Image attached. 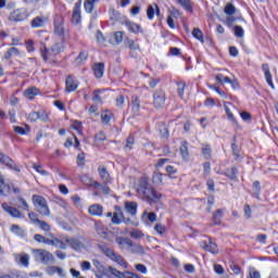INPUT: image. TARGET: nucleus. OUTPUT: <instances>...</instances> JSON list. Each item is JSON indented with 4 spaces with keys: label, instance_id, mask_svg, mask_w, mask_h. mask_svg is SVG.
<instances>
[{
    "label": "nucleus",
    "instance_id": "nucleus-16",
    "mask_svg": "<svg viewBox=\"0 0 278 278\" xmlns=\"http://www.w3.org/2000/svg\"><path fill=\"white\" fill-rule=\"evenodd\" d=\"M262 71L265 75V79H266L268 86H270V88H273V90H275V83H273V74H270V66L268 65V63H264L262 65Z\"/></svg>",
    "mask_w": 278,
    "mask_h": 278
},
{
    "label": "nucleus",
    "instance_id": "nucleus-59",
    "mask_svg": "<svg viewBox=\"0 0 278 278\" xmlns=\"http://www.w3.org/2000/svg\"><path fill=\"white\" fill-rule=\"evenodd\" d=\"M105 134L103 132V131H100V132H98L97 135H96V137H94V143L96 144H99L100 142H103V141H105Z\"/></svg>",
    "mask_w": 278,
    "mask_h": 278
},
{
    "label": "nucleus",
    "instance_id": "nucleus-37",
    "mask_svg": "<svg viewBox=\"0 0 278 278\" xmlns=\"http://www.w3.org/2000/svg\"><path fill=\"white\" fill-rule=\"evenodd\" d=\"M131 103L134 113L138 114V112H140V98H138V96H132Z\"/></svg>",
    "mask_w": 278,
    "mask_h": 278
},
{
    "label": "nucleus",
    "instance_id": "nucleus-15",
    "mask_svg": "<svg viewBox=\"0 0 278 278\" xmlns=\"http://www.w3.org/2000/svg\"><path fill=\"white\" fill-rule=\"evenodd\" d=\"M123 25H125L130 34H142V27L137 23L126 20Z\"/></svg>",
    "mask_w": 278,
    "mask_h": 278
},
{
    "label": "nucleus",
    "instance_id": "nucleus-8",
    "mask_svg": "<svg viewBox=\"0 0 278 278\" xmlns=\"http://www.w3.org/2000/svg\"><path fill=\"white\" fill-rule=\"evenodd\" d=\"M123 220L126 224L129 223V218L125 219V215L123 214V210L121 208V206H115V212L113 213L111 223H113V225H121Z\"/></svg>",
    "mask_w": 278,
    "mask_h": 278
},
{
    "label": "nucleus",
    "instance_id": "nucleus-61",
    "mask_svg": "<svg viewBox=\"0 0 278 278\" xmlns=\"http://www.w3.org/2000/svg\"><path fill=\"white\" fill-rule=\"evenodd\" d=\"M77 164L79 166H85L86 164V154L84 152H80L78 155H77Z\"/></svg>",
    "mask_w": 278,
    "mask_h": 278
},
{
    "label": "nucleus",
    "instance_id": "nucleus-41",
    "mask_svg": "<svg viewBox=\"0 0 278 278\" xmlns=\"http://www.w3.org/2000/svg\"><path fill=\"white\" fill-rule=\"evenodd\" d=\"M177 3L181 5L187 12H192V2L190 0H177Z\"/></svg>",
    "mask_w": 278,
    "mask_h": 278
},
{
    "label": "nucleus",
    "instance_id": "nucleus-47",
    "mask_svg": "<svg viewBox=\"0 0 278 278\" xmlns=\"http://www.w3.org/2000/svg\"><path fill=\"white\" fill-rule=\"evenodd\" d=\"M63 49V45L62 42H56L51 47V53H53V55H58V53H61Z\"/></svg>",
    "mask_w": 278,
    "mask_h": 278
},
{
    "label": "nucleus",
    "instance_id": "nucleus-18",
    "mask_svg": "<svg viewBox=\"0 0 278 278\" xmlns=\"http://www.w3.org/2000/svg\"><path fill=\"white\" fill-rule=\"evenodd\" d=\"M116 244H118L119 249H124L126 251H129L131 247V239L125 238V237H117L115 239Z\"/></svg>",
    "mask_w": 278,
    "mask_h": 278
},
{
    "label": "nucleus",
    "instance_id": "nucleus-1",
    "mask_svg": "<svg viewBox=\"0 0 278 278\" xmlns=\"http://www.w3.org/2000/svg\"><path fill=\"white\" fill-rule=\"evenodd\" d=\"M137 194L139 199L149 203V205H153V203H160L162 199V193L156 191L151 184H149V178L142 177L139 180L137 186Z\"/></svg>",
    "mask_w": 278,
    "mask_h": 278
},
{
    "label": "nucleus",
    "instance_id": "nucleus-56",
    "mask_svg": "<svg viewBox=\"0 0 278 278\" xmlns=\"http://www.w3.org/2000/svg\"><path fill=\"white\" fill-rule=\"evenodd\" d=\"M124 36H125L124 31H116V33H114L113 38H114L116 45H121V42H123V37Z\"/></svg>",
    "mask_w": 278,
    "mask_h": 278
},
{
    "label": "nucleus",
    "instance_id": "nucleus-4",
    "mask_svg": "<svg viewBox=\"0 0 278 278\" xmlns=\"http://www.w3.org/2000/svg\"><path fill=\"white\" fill-rule=\"evenodd\" d=\"M108 278H138V274H134L129 270L121 271L112 266L105 269Z\"/></svg>",
    "mask_w": 278,
    "mask_h": 278
},
{
    "label": "nucleus",
    "instance_id": "nucleus-22",
    "mask_svg": "<svg viewBox=\"0 0 278 278\" xmlns=\"http://www.w3.org/2000/svg\"><path fill=\"white\" fill-rule=\"evenodd\" d=\"M88 212L91 216H103V206L101 204H93L89 206Z\"/></svg>",
    "mask_w": 278,
    "mask_h": 278
},
{
    "label": "nucleus",
    "instance_id": "nucleus-13",
    "mask_svg": "<svg viewBox=\"0 0 278 278\" xmlns=\"http://www.w3.org/2000/svg\"><path fill=\"white\" fill-rule=\"evenodd\" d=\"M79 88V81L73 76H67L65 79V91L75 92Z\"/></svg>",
    "mask_w": 278,
    "mask_h": 278
},
{
    "label": "nucleus",
    "instance_id": "nucleus-27",
    "mask_svg": "<svg viewBox=\"0 0 278 278\" xmlns=\"http://www.w3.org/2000/svg\"><path fill=\"white\" fill-rule=\"evenodd\" d=\"M99 1L100 0H85L84 2L85 12H87L88 14H92V11L94 10V5H97Z\"/></svg>",
    "mask_w": 278,
    "mask_h": 278
},
{
    "label": "nucleus",
    "instance_id": "nucleus-49",
    "mask_svg": "<svg viewBox=\"0 0 278 278\" xmlns=\"http://www.w3.org/2000/svg\"><path fill=\"white\" fill-rule=\"evenodd\" d=\"M192 36H193V38H195L200 42H202V43L204 42V40H203V31H201L199 28H194L192 30Z\"/></svg>",
    "mask_w": 278,
    "mask_h": 278
},
{
    "label": "nucleus",
    "instance_id": "nucleus-51",
    "mask_svg": "<svg viewBox=\"0 0 278 278\" xmlns=\"http://www.w3.org/2000/svg\"><path fill=\"white\" fill-rule=\"evenodd\" d=\"M39 226V228L42 229V231L49 232L51 231V225H49L47 222L45 220H40L36 224Z\"/></svg>",
    "mask_w": 278,
    "mask_h": 278
},
{
    "label": "nucleus",
    "instance_id": "nucleus-52",
    "mask_svg": "<svg viewBox=\"0 0 278 278\" xmlns=\"http://www.w3.org/2000/svg\"><path fill=\"white\" fill-rule=\"evenodd\" d=\"M101 89L93 91L92 101H94V103H103V100L101 99Z\"/></svg>",
    "mask_w": 278,
    "mask_h": 278
},
{
    "label": "nucleus",
    "instance_id": "nucleus-28",
    "mask_svg": "<svg viewBox=\"0 0 278 278\" xmlns=\"http://www.w3.org/2000/svg\"><path fill=\"white\" fill-rule=\"evenodd\" d=\"M225 175L226 177H228V179L236 181L238 179V167L233 166L231 168L226 169Z\"/></svg>",
    "mask_w": 278,
    "mask_h": 278
},
{
    "label": "nucleus",
    "instance_id": "nucleus-54",
    "mask_svg": "<svg viewBox=\"0 0 278 278\" xmlns=\"http://www.w3.org/2000/svg\"><path fill=\"white\" fill-rule=\"evenodd\" d=\"M233 31L237 38H244V28L242 26H235Z\"/></svg>",
    "mask_w": 278,
    "mask_h": 278
},
{
    "label": "nucleus",
    "instance_id": "nucleus-33",
    "mask_svg": "<svg viewBox=\"0 0 278 278\" xmlns=\"http://www.w3.org/2000/svg\"><path fill=\"white\" fill-rule=\"evenodd\" d=\"M53 52H51V50L47 49V47L45 46L43 49H41V56L42 60L45 62H49V60H53Z\"/></svg>",
    "mask_w": 278,
    "mask_h": 278
},
{
    "label": "nucleus",
    "instance_id": "nucleus-42",
    "mask_svg": "<svg viewBox=\"0 0 278 278\" xmlns=\"http://www.w3.org/2000/svg\"><path fill=\"white\" fill-rule=\"evenodd\" d=\"M52 247H55L56 249H62L63 251H66V244L64 241L53 237Z\"/></svg>",
    "mask_w": 278,
    "mask_h": 278
},
{
    "label": "nucleus",
    "instance_id": "nucleus-20",
    "mask_svg": "<svg viewBox=\"0 0 278 278\" xmlns=\"http://www.w3.org/2000/svg\"><path fill=\"white\" fill-rule=\"evenodd\" d=\"M48 18L45 16H36L30 22V25L34 29H38L39 27H45V23H47Z\"/></svg>",
    "mask_w": 278,
    "mask_h": 278
},
{
    "label": "nucleus",
    "instance_id": "nucleus-7",
    "mask_svg": "<svg viewBox=\"0 0 278 278\" xmlns=\"http://www.w3.org/2000/svg\"><path fill=\"white\" fill-rule=\"evenodd\" d=\"M28 16L27 9H16L10 14L9 20L14 23H21V21H25Z\"/></svg>",
    "mask_w": 278,
    "mask_h": 278
},
{
    "label": "nucleus",
    "instance_id": "nucleus-30",
    "mask_svg": "<svg viewBox=\"0 0 278 278\" xmlns=\"http://www.w3.org/2000/svg\"><path fill=\"white\" fill-rule=\"evenodd\" d=\"M11 231L12 233H15V236H18L20 238H25V236H27V232L18 225H12Z\"/></svg>",
    "mask_w": 278,
    "mask_h": 278
},
{
    "label": "nucleus",
    "instance_id": "nucleus-23",
    "mask_svg": "<svg viewBox=\"0 0 278 278\" xmlns=\"http://www.w3.org/2000/svg\"><path fill=\"white\" fill-rule=\"evenodd\" d=\"M126 47L128 49H130L131 58H136V54H134V51H140V45H138V42L134 41V39L126 40Z\"/></svg>",
    "mask_w": 278,
    "mask_h": 278
},
{
    "label": "nucleus",
    "instance_id": "nucleus-58",
    "mask_svg": "<svg viewBox=\"0 0 278 278\" xmlns=\"http://www.w3.org/2000/svg\"><path fill=\"white\" fill-rule=\"evenodd\" d=\"M248 278H262V275L255 269V267H251L249 269V277Z\"/></svg>",
    "mask_w": 278,
    "mask_h": 278
},
{
    "label": "nucleus",
    "instance_id": "nucleus-57",
    "mask_svg": "<svg viewBox=\"0 0 278 278\" xmlns=\"http://www.w3.org/2000/svg\"><path fill=\"white\" fill-rule=\"evenodd\" d=\"M134 144H136V140L134 139V136L130 135L126 140V149L131 151L134 149Z\"/></svg>",
    "mask_w": 278,
    "mask_h": 278
},
{
    "label": "nucleus",
    "instance_id": "nucleus-35",
    "mask_svg": "<svg viewBox=\"0 0 278 278\" xmlns=\"http://www.w3.org/2000/svg\"><path fill=\"white\" fill-rule=\"evenodd\" d=\"M128 251L130 253H139V254L144 253V249L142 248V245H140L138 243H134V241L130 243V248Z\"/></svg>",
    "mask_w": 278,
    "mask_h": 278
},
{
    "label": "nucleus",
    "instance_id": "nucleus-10",
    "mask_svg": "<svg viewBox=\"0 0 278 278\" xmlns=\"http://www.w3.org/2000/svg\"><path fill=\"white\" fill-rule=\"evenodd\" d=\"M72 23L73 25H79V23H81V0H78L75 3L72 14Z\"/></svg>",
    "mask_w": 278,
    "mask_h": 278
},
{
    "label": "nucleus",
    "instance_id": "nucleus-3",
    "mask_svg": "<svg viewBox=\"0 0 278 278\" xmlns=\"http://www.w3.org/2000/svg\"><path fill=\"white\" fill-rule=\"evenodd\" d=\"M33 257L35 262H39L40 264H51L55 257L53 254L47 250L43 249H33L31 250Z\"/></svg>",
    "mask_w": 278,
    "mask_h": 278
},
{
    "label": "nucleus",
    "instance_id": "nucleus-46",
    "mask_svg": "<svg viewBox=\"0 0 278 278\" xmlns=\"http://www.w3.org/2000/svg\"><path fill=\"white\" fill-rule=\"evenodd\" d=\"M100 249H101L102 253H104V255H106V257H110V260H112L114 257V255H115L114 250H112L105 245L100 247Z\"/></svg>",
    "mask_w": 278,
    "mask_h": 278
},
{
    "label": "nucleus",
    "instance_id": "nucleus-6",
    "mask_svg": "<svg viewBox=\"0 0 278 278\" xmlns=\"http://www.w3.org/2000/svg\"><path fill=\"white\" fill-rule=\"evenodd\" d=\"M94 231L100 238H103V240H110V238H112V231H110V229H108L101 222L94 223Z\"/></svg>",
    "mask_w": 278,
    "mask_h": 278
},
{
    "label": "nucleus",
    "instance_id": "nucleus-11",
    "mask_svg": "<svg viewBox=\"0 0 278 278\" xmlns=\"http://www.w3.org/2000/svg\"><path fill=\"white\" fill-rule=\"evenodd\" d=\"M200 247L204 251H207L208 253H213V255H216L218 253V245H216V243H214L212 239L201 241Z\"/></svg>",
    "mask_w": 278,
    "mask_h": 278
},
{
    "label": "nucleus",
    "instance_id": "nucleus-21",
    "mask_svg": "<svg viewBox=\"0 0 278 278\" xmlns=\"http://www.w3.org/2000/svg\"><path fill=\"white\" fill-rule=\"evenodd\" d=\"M93 73H94V77H97V79H101V77H103V74L105 73V64L104 63H96L93 65Z\"/></svg>",
    "mask_w": 278,
    "mask_h": 278
},
{
    "label": "nucleus",
    "instance_id": "nucleus-64",
    "mask_svg": "<svg viewBox=\"0 0 278 278\" xmlns=\"http://www.w3.org/2000/svg\"><path fill=\"white\" fill-rule=\"evenodd\" d=\"M115 103L117 108H123L125 105V96H118Z\"/></svg>",
    "mask_w": 278,
    "mask_h": 278
},
{
    "label": "nucleus",
    "instance_id": "nucleus-44",
    "mask_svg": "<svg viewBox=\"0 0 278 278\" xmlns=\"http://www.w3.org/2000/svg\"><path fill=\"white\" fill-rule=\"evenodd\" d=\"M224 12L227 14V16H233V14H236V7L231 3H228L225 7Z\"/></svg>",
    "mask_w": 278,
    "mask_h": 278
},
{
    "label": "nucleus",
    "instance_id": "nucleus-25",
    "mask_svg": "<svg viewBox=\"0 0 278 278\" xmlns=\"http://www.w3.org/2000/svg\"><path fill=\"white\" fill-rule=\"evenodd\" d=\"M99 175L104 184H110V173L105 166L98 167Z\"/></svg>",
    "mask_w": 278,
    "mask_h": 278
},
{
    "label": "nucleus",
    "instance_id": "nucleus-5",
    "mask_svg": "<svg viewBox=\"0 0 278 278\" xmlns=\"http://www.w3.org/2000/svg\"><path fill=\"white\" fill-rule=\"evenodd\" d=\"M0 164H2L3 166H7V168H10V170H14L15 173H21V167L16 165L14 160H12V157H10L8 154H4L2 152H0Z\"/></svg>",
    "mask_w": 278,
    "mask_h": 278
},
{
    "label": "nucleus",
    "instance_id": "nucleus-53",
    "mask_svg": "<svg viewBox=\"0 0 278 278\" xmlns=\"http://www.w3.org/2000/svg\"><path fill=\"white\" fill-rule=\"evenodd\" d=\"M54 33L58 36H62L64 34V26L62 23L54 22Z\"/></svg>",
    "mask_w": 278,
    "mask_h": 278
},
{
    "label": "nucleus",
    "instance_id": "nucleus-34",
    "mask_svg": "<svg viewBox=\"0 0 278 278\" xmlns=\"http://www.w3.org/2000/svg\"><path fill=\"white\" fill-rule=\"evenodd\" d=\"M88 60V51L83 50L79 52L78 56L75 59L76 64L79 66Z\"/></svg>",
    "mask_w": 278,
    "mask_h": 278
},
{
    "label": "nucleus",
    "instance_id": "nucleus-12",
    "mask_svg": "<svg viewBox=\"0 0 278 278\" xmlns=\"http://www.w3.org/2000/svg\"><path fill=\"white\" fill-rule=\"evenodd\" d=\"M63 242H66L74 251H81L84 249V243L78 239L70 238L68 236L63 237Z\"/></svg>",
    "mask_w": 278,
    "mask_h": 278
},
{
    "label": "nucleus",
    "instance_id": "nucleus-36",
    "mask_svg": "<svg viewBox=\"0 0 278 278\" xmlns=\"http://www.w3.org/2000/svg\"><path fill=\"white\" fill-rule=\"evenodd\" d=\"M180 154L184 160H188L190 153L188 152V141H182L180 146Z\"/></svg>",
    "mask_w": 278,
    "mask_h": 278
},
{
    "label": "nucleus",
    "instance_id": "nucleus-9",
    "mask_svg": "<svg viewBox=\"0 0 278 278\" xmlns=\"http://www.w3.org/2000/svg\"><path fill=\"white\" fill-rule=\"evenodd\" d=\"M164 103H166V93L162 90H156L153 94L154 108H164Z\"/></svg>",
    "mask_w": 278,
    "mask_h": 278
},
{
    "label": "nucleus",
    "instance_id": "nucleus-40",
    "mask_svg": "<svg viewBox=\"0 0 278 278\" xmlns=\"http://www.w3.org/2000/svg\"><path fill=\"white\" fill-rule=\"evenodd\" d=\"M101 121H102L103 125H109L110 121H112V112L103 111L101 113Z\"/></svg>",
    "mask_w": 278,
    "mask_h": 278
},
{
    "label": "nucleus",
    "instance_id": "nucleus-32",
    "mask_svg": "<svg viewBox=\"0 0 278 278\" xmlns=\"http://www.w3.org/2000/svg\"><path fill=\"white\" fill-rule=\"evenodd\" d=\"M202 155L205 160L212 159V147L207 143L202 144Z\"/></svg>",
    "mask_w": 278,
    "mask_h": 278
},
{
    "label": "nucleus",
    "instance_id": "nucleus-62",
    "mask_svg": "<svg viewBox=\"0 0 278 278\" xmlns=\"http://www.w3.org/2000/svg\"><path fill=\"white\" fill-rule=\"evenodd\" d=\"M142 216H148V220H150V223H155V220H157V215L155 213H147L146 211Z\"/></svg>",
    "mask_w": 278,
    "mask_h": 278
},
{
    "label": "nucleus",
    "instance_id": "nucleus-38",
    "mask_svg": "<svg viewBox=\"0 0 278 278\" xmlns=\"http://www.w3.org/2000/svg\"><path fill=\"white\" fill-rule=\"evenodd\" d=\"M33 168L34 170H36V173H39V175H41L42 177H49V172L45 170V168H42V165L38 163H34Z\"/></svg>",
    "mask_w": 278,
    "mask_h": 278
},
{
    "label": "nucleus",
    "instance_id": "nucleus-2",
    "mask_svg": "<svg viewBox=\"0 0 278 278\" xmlns=\"http://www.w3.org/2000/svg\"><path fill=\"white\" fill-rule=\"evenodd\" d=\"M33 205L35 206L36 212L41 214V216H51V210L49 208V204L47 203V199H45V197L34 194Z\"/></svg>",
    "mask_w": 278,
    "mask_h": 278
},
{
    "label": "nucleus",
    "instance_id": "nucleus-31",
    "mask_svg": "<svg viewBox=\"0 0 278 278\" xmlns=\"http://www.w3.org/2000/svg\"><path fill=\"white\" fill-rule=\"evenodd\" d=\"M111 260H112V262H115L119 266H123V268H127V266H129L127 264V261H125V258H123V256H121V254L115 253V255H113V257H111Z\"/></svg>",
    "mask_w": 278,
    "mask_h": 278
},
{
    "label": "nucleus",
    "instance_id": "nucleus-63",
    "mask_svg": "<svg viewBox=\"0 0 278 278\" xmlns=\"http://www.w3.org/2000/svg\"><path fill=\"white\" fill-rule=\"evenodd\" d=\"M233 23H236V18L233 17V15L226 16L225 25H227V27H232Z\"/></svg>",
    "mask_w": 278,
    "mask_h": 278
},
{
    "label": "nucleus",
    "instance_id": "nucleus-29",
    "mask_svg": "<svg viewBox=\"0 0 278 278\" xmlns=\"http://www.w3.org/2000/svg\"><path fill=\"white\" fill-rule=\"evenodd\" d=\"M14 55H21L18 48L12 47L4 53V60H11Z\"/></svg>",
    "mask_w": 278,
    "mask_h": 278
},
{
    "label": "nucleus",
    "instance_id": "nucleus-43",
    "mask_svg": "<svg viewBox=\"0 0 278 278\" xmlns=\"http://www.w3.org/2000/svg\"><path fill=\"white\" fill-rule=\"evenodd\" d=\"M167 12L169 14L168 16H170L172 18H179V16H181V12H179L175 7H169L167 9Z\"/></svg>",
    "mask_w": 278,
    "mask_h": 278
},
{
    "label": "nucleus",
    "instance_id": "nucleus-24",
    "mask_svg": "<svg viewBox=\"0 0 278 278\" xmlns=\"http://www.w3.org/2000/svg\"><path fill=\"white\" fill-rule=\"evenodd\" d=\"M125 210L131 216H136V214H138V203H136V202H126L125 203Z\"/></svg>",
    "mask_w": 278,
    "mask_h": 278
},
{
    "label": "nucleus",
    "instance_id": "nucleus-45",
    "mask_svg": "<svg viewBox=\"0 0 278 278\" xmlns=\"http://www.w3.org/2000/svg\"><path fill=\"white\" fill-rule=\"evenodd\" d=\"M147 16L149 21H153V18H155V4H151L148 7Z\"/></svg>",
    "mask_w": 278,
    "mask_h": 278
},
{
    "label": "nucleus",
    "instance_id": "nucleus-48",
    "mask_svg": "<svg viewBox=\"0 0 278 278\" xmlns=\"http://www.w3.org/2000/svg\"><path fill=\"white\" fill-rule=\"evenodd\" d=\"M27 118L30 123H36V121H40V113L33 111L28 114Z\"/></svg>",
    "mask_w": 278,
    "mask_h": 278
},
{
    "label": "nucleus",
    "instance_id": "nucleus-14",
    "mask_svg": "<svg viewBox=\"0 0 278 278\" xmlns=\"http://www.w3.org/2000/svg\"><path fill=\"white\" fill-rule=\"evenodd\" d=\"M14 260L16 264H18L20 266H24V268L29 267V254H26V253L15 254Z\"/></svg>",
    "mask_w": 278,
    "mask_h": 278
},
{
    "label": "nucleus",
    "instance_id": "nucleus-50",
    "mask_svg": "<svg viewBox=\"0 0 278 278\" xmlns=\"http://www.w3.org/2000/svg\"><path fill=\"white\" fill-rule=\"evenodd\" d=\"M220 218H223V211L217 210L216 213L213 215L214 225H220Z\"/></svg>",
    "mask_w": 278,
    "mask_h": 278
},
{
    "label": "nucleus",
    "instance_id": "nucleus-55",
    "mask_svg": "<svg viewBox=\"0 0 278 278\" xmlns=\"http://www.w3.org/2000/svg\"><path fill=\"white\" fill-rule=\"evenodd\" d=\"M152 181L153 184H155L156 186H160V184H162V173L160 172H155L152 176Z\"/></svg>",
    "mask_w": 278,
    "mask_h": 278
},
{
    "label": "nucleus",
    "instance_id": "nucleus-39",
    "mask_svg": "<svg viewBox=\"0 0 278 278\" xmlns=\"http://www.w3.org/2000/svg\"><path fill=\"white\" fill-rule=\"evenodd\" d=\"M13 130L15 131V134H18L20 136H27V134H29L30 131L28 125H26V129L21 126H13Z\"/></svg>",
    "mask_w": 278,
    "mask_h": 278
},
{
    "label": "nucleus",
    "instance_id": "nucleus-19",
    "mask_svg": "<svg viewBox=\"0 0 278 278\" xmlns=\"http://www.w3.org/2000/svg\"><path fill=\"white\" fill-rule=\"evenodd\" d=\"M39 93H40V89L39 88L29 87L28 89H26L24 91V97H26V99H29L30 101H34V99L36 97H38Z\"/></svg>",
    "mask_w": 278,
    "mask_h": 278
},
{
    "label": "nucleus",
    "instance_id": "nucleus-60",
    "mask_svg": "<svg viewBox=\"0 0 278 278\" xmlns=\"http://www.w3.org/2000/svg\"><path fill=\"white\" fill-rule=\"evenodd\" d=\"M178 97H180V99H184V94L186 92V83H178Z\"/></svg>",
    "mask_w": 278,
    "mask_h": 278
},
{
    "label": "nucleus",
    "instance_id": "nucleus-17",
    "mask_svg": "<svg viewBox=\"0 0 278 278\" xmlns=\"http://www.w3.org/2000/svg\"><path fill=\"white\" fill-rule=\"evenodd\" d=\"M2 208L4 210V212H7V214L12 216V218H22L23 216V214L20 213L18 208L10 206L8 205V203H2Z\"/></svg>",
    "mask_w": 278,
    "mask_h": 278
},
{
    "label": "nucleus",
    "instance_id": "nucleus-26",
    "mask_svg": "<svg viewBox=\"0 0 278 278\" xmlns=\"http://www.w3.org/2000/svg\"><path fill=\"white\" fill-rule=\"evenodd\" d=\"M231 151L232 155L235 157V162H242L244 160V156L240 153V149H238V144L231 143Z\"/></svg>",
    "mask_w": 278,
    "mask_h": 278
}]
</instances>
